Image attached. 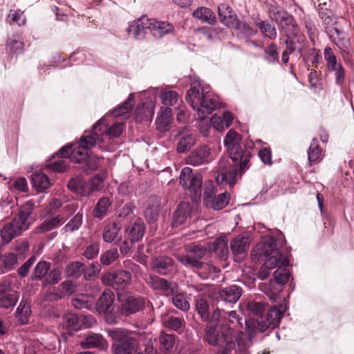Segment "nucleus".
Masks as SVG:
<instances>
[{"label":"nucleus","instance_id":"nucleus-34","mask_svg":"<svg viewBox=\"0 0 354 354\" xmlns=\"http://www.w3.org/2000/svg\"><path fill=\"white\" fill-rule=\"evenodd\" d=\"M193 16L204 23L214 25L216 23V16L214 12L208 8L200 7L193 12Z\"/></svg>","mask_w":354,"mask_h":354},{"label":"nucleus","instance_id":"nucleus-7","mask_svg":"<svg viewBox=\"0 0 354 354\" xmlns=\"http://www.w3.org/2000/svg\"><path fill=\"white\" fill-rule=\"evenodd\" d=\"M179 182L183 189L188 192L192 201L197 202L201 199L203 185L201 174L194 173L189 167H184L180 171Z\"/></svg>","mask_w":354,"mask_h":354},{"label":"nucleus","instance_id":"nucleus-10","mask_svg":"<svg viewBox=\"0 0 354 354\" xmlns=\"http://www.w3.org/2000/svg\"><path fill=\"white\" fill-rule=\"evenodd\" d=\"M186 250L189 254L178 255V260L187 268H202L203 263L200 259L205 255L207 248L203 245H189Z\"/></svg>","mask_w":354,"mask_h":354},{"label":"nucleus","instance_id":"nucleus-25","mask_svg":"<svg viewBox=\"0 0 354 354\" xmlns=\"http://www.w3.org/2000/svg\"><path fill=\"white\" fill-rule=\"evenodd\" d=\"M176 336L161 331L157 338L159 349L162 353H171L176 343Z\"/></svg>","mask_w":354,"mask_h":354},{"label":"nucleus","instance_id":"nucleus-16","mask_svg":"<svg viewBox=\"0 0 354 354\" xmlns=\"http://www.w3.org/2000/svg\"><path fill=\"white\" fill-rule=\"evenodd\" d=\"M243 294L242 288L237 285H230L219 290L218 299L225 304H236Z\"/></svg>","mask_w":354,"mask_h":354},{"label":"nucleus","instance_id":"nucleus-55","mask_svg":"<svg viewBox=\"0 0 354 354\" xmlns=\"http://www.w3.org/2000/svg\"><path fill=\"white\" fill-rule=\"evenodd\" d=\"M97 142H102L103 141L97 139L96 136L92 133L91 136H83L80 138L79 147L84 150H88L91 149Z\"/></svg>","mask_w":354,"mask_h":354},{"label":"nucleus","instance_id":"nucleus-17","mask_svg":"<svg viewBox=\"0 0 354 354\" xmlns=\"http://www.w3.org/2000/svg\"><path fill=\"white\" fill-rule=\"evenodd\" d=\"M149 279L153 289L161 291L167 297L177 292L178 285L176 283L169 282L158 276H151Z\"/></svg>","mask_w":354,"mask_h":354},{"label":"nucleus","instance_id":"nucleus-27","mask_svg":"<svg viewBox=\"0 0 354 354\" xmlns=\"http://www.w3.org/2000/svg\"><path fill=\"white\" fill-rule=\"evenodd\" d=\"M80 344L84 348H100L104 349L107 346V342L102 335L99 334H90L81 340Z\"/></svg>","mask_w":354,"mask_h":354},{"label":"nucleus","instance_id":"nucleus-46","mask_svg":"<svg viewBox=\"0 0 354 354\" xmlns=\"http://www.w3.org/2000/svg\"><path fill=\"white\" fill-rule=\"evenodd\" d=\"M171 109L168 106H162L158 113L156 122L160 128L167 127L171 121Z\"/></svg>","mask_w":354,"mask_h":354},{"label":"nucleus","instance_id":"nucleus-37","mask_svg":"<svg viewBox=\"0 0 354 354\" xmlns=\"http://www.w3.org/2000/svg\"><path fill=\"white\" fill-rule=\"evenodd\" d=\"M195 309L202 322L209 320V306L207 301L203 298H196L195 300Z\"/></svg>","mask_w":354,"mask_h":354},{"label":"nucleus","instance_id":"nucleus-28","mask_svg":"<svg viewBox=\"0 0 354 354\" xmlns=\"http://www.w3.org/2000/svg\"><path fill=\"white\" fill-rule=\"evenodd\" d=\"M218 105V102L207 94L204 100L201 101V105L197 110L198 118L201 120H204L206 116L217 108Z\"/></svg>","mask_w":354,"mask_h":354},{"label":"nucleus","instance_id":"nucleus-45","mask_svg":"<svg viewBox=\"0 0 354 354\" xmlns=\"http://www.w3.org/2000/svg\"><path fill=\"white\" fill-rule=\"evenodd\" d=\"M135 93H131L129 94L128 98L117 108L113 109V114L115 117H119L126 113H129L134 105Z\"/></svg>","mask_w":354,"mask_h":354},{"label":"nucleus","instance_id":"nucleus-39","mask_svg":"<svg viewBox=\"0 0 354 354\" xmlns=\"http://www.w3.org/2000/svg\"><path fill=\"white\" fill-rule=\"evenodd\" d=\"M111 205V202L109 197L101 198L94 207L93 216L99 219L103 218L106 215Z\"/></svg>","mask_w":354,"mask_h":354},{"label":"nucleus","instance_id":"nucleus-36","mask_svg":"<svg viewBox=\"0 0 354 354\" xmlns=\"http://www.w3.org/2000/svg\"><path fill=\"white\" fill-rule=\"evenodd\" d=\"M324 57L326 62V70L329 73H332L333 71H335L339 66L342 65L341 62L337 61V58L330 47L327 46L324 48Z\"/></svg>","mask_w":354,"mask_h":354},{"label":"nucleus","instance_id":"nucleus-14","mask_svg":"<svg viewBox=\"0 0 354 354\" xmlns=\"http://www.w3.org/2000/svg\"><path fill=\"white\" fill-rule=\"evenodd\" d=\"M212 160V151L207 145H202L193 150L186 158V163L194 167L207 164Z\"/></svg>","mask_w":354,"mask_h":354},{"label":"nucleus","instance_id":"nucleus-51","mask_svg":"<svg viewBox=\"0 0 354 354\" xmlns=\"http://www.w3.org/2000/svg\"><path fill=\"white\" fill-rule=\"evenodd\" d=\"M247 309L250 314L257 317L256 319H261L263 317L262 315L266 310V306L262 302L252 301L248 303Z\"/></svg>","mask_w":354,"mask_h":354},{"label":"nucleus","instance_id":"nucleus-49","mask_svg":"<svg viewBox=\"0 0 354 354\" xmlns=\"http://www.w3.org/2000/svg\"><path fill=\"white\" fill-rule=\"evenodd\" d=\"M120 227L115 223L107 225L103 233V239L106 243L114 241L118 235Z\"/></svg>","mask_w":354,"mask_h":354},{"label":"nucleus","instance_id":"nucleus-21","mask_svg":"<svg viewBox=\"0 0 354 354\" xmlns=\"http://www.w3.org/2000/svg\"><path fill=\"white\" fill-rule=\"evenodd\" d=\"M254 24L264 38L270 40H274L277 38V30L274 24L268 20H262L258 17L254 19Z\"/></svg>","mask_w":354,"mask_h":354},{"label":"nucleus","instance_id":"nucleus-15","mask_svg":"<svg viewBox=\"0 0 354 354\" xmlns=\"http://www.w3.org/2000/svg\"><path fill=\"white\" fill-rule=\"evenodd\" d=\"M67 187L71 191L82 196H88L93 192L97 191L91 179L86 181L80 176L72 178L68 181Z\"/></svg>","mask_w":354,"mask_h":354},{"label":"nucleus","instance_id":"nucleus-6","mask_svg":"<svg viewBox=\"0 0 354 354\" xmlns=\"http://www.w3.org/2000/svg\"><path fill=\"white\" fill-rule=\"evenodd\" d=\"M268 12L270 19L275 21L281 32L285 35H298L299 28L293 15L283 8H279L277 5L271 6Z\"/></svg>","mask_w":354,"mask_h":354},{"label":"nucleus","instance_id":"nucleus-2","mask_svg":"<svg viewBox=\"0 0 354 354\" xmlns=\"http://www.w3.org/2000/svg\"><path fill=\"white\" fill-rule=\"evenodd\" d=\"M281 245H254L251 250V258L254 261H264L258 272V277L264 280L270 274L269 270L277 266H287L289 263L288 254L284 253Z\"/></svg>","mask_w":354,"mask_h":354},{"label":"nucleus","instance_id":"nucleus-59","mask_svg":"<svg viewBox=\"0 0 354 354\" xmlns=\"http://www.w3.org/2000/svg\"><path fill=\"white\" fill-rule=\"evenodd\" d=\"M234 28L239 30L241 35L247 38H250L254 36L257 32V30L254 29L249 24L245 21L241 22L239 21V26Z\"/></svg>","mask_w":354,"mask_h":354},{"label":"nucleus","instance_id":"nucleus-64","mask_svg":"<svg viewBox=\"0 0 354 354\" xmlns=\"http://www.w3.org/2000/svg\"><path fill=\"white\" fill-rule=\"evenodd\" d=\"M222 318H227L226 312L217 308L213 310L212 314L209 313V320L206 321L205 322L211 324V325H216L217 326V324Z\"/></svg>","mask_w":354,"mask_h":354},{"label":"nucleus","instance_id":"nucleus-11","mask_svg":"<svg viewBox=\"0 0 354 354\" xmlns=\"http://www.w3.org/2000/svg\"><path fill=\"white\" fill-rule=\"evenodd\" d=\"M102 281L115 290H124L131 281V274L124 270L108 272L102 277Z\"/></svg>","mask_w":354,"mask_h":354},{"label":"nucleus","instance_id":"nucleus-5","mask_svg":"<svg viewBox=\"0 0 354 354\" xmlns=\"http://www.w3.org/2000/svg\"><path fill=\"white\" fill-rule=\"evenodd\" d=\"M283 314V311L274 306L269 309L266 317L250 319L248 322H246V327L250 336L252 337L257 333H263L270 327L274 328L279 326Z\"/></svg>","mask_w":354,"mask_h":354},{"label":"nucleus","instance_id":"nucleus-31","mask_svg":"<svg viewBox=\"0 0 354 354\" xmlns=\"http://www.w3.org/2000/svg\"><path fill=\"white\" fill-rule=\"evenodd\" d=\"M128 236L131 243L140 241L144 236L145 225L143 221L138 218L127 230Z\"/></svg>","mask_w":354,"mask_h":354},{"label":"nucleus","instance_id":"nucleus-9","mask_svg":"<svg viewBox=\"0 0 354 354\" xmlns=\"http://www.w3.org/2000/svg\"><path fill=\"white\" fill-rule=\"evenodd\" d=\"M117 308L118 322L121 317H129L142 311L145 307V299L140 296L126 295L119 297Z\"/></svg>","mask_w":354,"mask_h":354},{"label":"nucleus","instance_id":"nucleus-3","mask_svg":"<svg viewBox=\"0 0 354 354\" xmlns=\"http://www.w3.org/2000/svg\"><path fill=\"white\" fill-rule=\"evenodd\" d=\"M205 340L211 346H217L216 354H230L235 348L236 344L241 346L243 332L236 331L228 324L221 326L220 333L216 325L207 326Z\"/></svg>","mask_w":354,"mask_h":354},{"label":"nucleus","instance_id":"nucleus-19","mask_svg":"<svg viewBox=\"0 0 354 354\" xmlns=\"http://www.w3.org/2000/svg\"><path fill=\"white\" fill-rule=\"evenodd\" d=\"M191 212L190 204L187 202H181L174 212L171 221L172 227L176 228L185 224L187 218L191 215Z\"/></svg>","mask_w":354,"mask_h":354},{"label":"nucleus","instance_id":"nucleus-20","mask_svg":"<svg viewBox=\"0 0 354 354\" xmlns=\"http://www.w3.org/2000/svg\"><path fill=\"white\" fill-rule=\"evenodd\" d=\"M150 20L146 16H142L138 19L134 21L129 26L127 31L129 33L132 32L136 39H142L147 34V30L149 31Z\"/></svg>","mask_w":354,"mask_h":354},{"label":"nucleus","instance_id":"nucleus-33","mask_svg":"<svg viewBox=\"0 0 354 354\" xmlns=\"http://www.w3.org/2000/svg\"><path fill=\"white\" fill-rule=\"evenodd\" d=\"M32 187L37 192H43L50 185V180L45 174L35 172L31 175Z\"/></svg>","mask_w":354,"mask_h":354},{"label":"nucleus","instance_id":"nucleus-50","mask_svg":"<svg viewBox=\"0 0 354 354\" xmlns=\"http://www.w3.org/2000/svg\"><path fill=\"white\" fill-rule=\"evenodd\" d=\"M0 261L3 268L6 270L15 269L18 264L17 255L12 252L2 254Z\"/></svg>","mask_w":354,"mask_h":354},{"label":"nucleus","instance_id":"nucleus-4","mask_svg":"<svg viewBox=\"0 0 354 354\" xmlns=\"http://www.w3.org/2000/svg\"><path fill=\"white\" fill-rule=\"evenodd\" d=\"M107 333L114 339L111 349L113 354H143L137 339L128 330H109Z\"/></svg>","mask_w":354,"mask_h":354},{"label":"nucleus","instance_id":"nucleus-53","mask_svg":"<svg viewBox=\"0 0 354 354\" xmlns=\"http://www.w3.org/2000/svg\"><path fill=\"white\" fill-rule=\"evenodd\" d=\"M82 222L83 214L78 212L69 220L67 224L64 226V230L65 232H74L78 230L82 226Z\"/></svg>","mask_w":354,"mask_h":354},{"label":"nucleus","instance_id":"nucleus-57","mask_svg":"<svg viewBox=\"0 0 354 354\" xmlns=\"http://www.w3.org/2000/svg\"><path fill=\"white\" fill-rule=\"evenodd\" d=\"M87 152L80 147L73 149L70 153V160L73 162L81 163L87 160Z\"/></svg>","mask_w":354,"mask_h":354},{"label":"nucleus","instance_id":"nucleus-42","mask_svg":"<svg viewBox=\"0 0 354 354\" xmlns=\"http://www.w3.org/2000/svg\"><path fill=\"white\" fill-rule=\"evenodd\" d=\"M263 59L269 64H277L279 63V56L277 46L272 42L263 49Z\"/></svg>","mask_w":354,"mask_h":354},{"label":"nucleus","instance_id":"nucleus-47","mask_svg":"<svg viewBox=\"0 0 354 354\" xmlns=\"http://www.w3.org/2000/svg\"><path fill=\"white\" fill-rule=\"evenodd\" d=\"M162 323L165 328L175 331H178L183 328L185 325V322L183 317H174L173 315L164 318L162 319Z\"/></svg>","mask_w":354,"mask_h":354},{"label":"nucleus","instance_id":"nucleus-29","mask_svg":"<svg viewBox=\"0 0 354 354\" xmlns=\"http://www.w3.org/2000/svg\"><path fill=\"white\" fill-rule=\"evenodd\" d=\"M180 139L176 146L178 153H185L189 151L196 143L195 136L188 131L179 133Z\"/></svg>","mask_w":354,"mask_h":354},{"label":"nucleus","instance_id":"nucleus-8","mask_svg":"<svg viewBox=\"0 0 354 354\" xmlns=\"http://www.w3.org/2000/svg\"><path fill=\"white\" fill-rule=\"evenodd\" d=\"M115 295L110 290H105L97 299L95 308L99 314L104 315L106 324L113 325L118 324L117 309L114 306Z\"/></svg>","mask_w":354,"mask_h":354},{"label":"nucleus","instance_id":"nucleus-24","mask_svg":"<svg viewBox=\"0 0 354 354\" xmlns=\"http://www.w3.org/2000/svg\"><path fill=\"white\" fill-rule=\"evenodd\" d=\"M66 222V218L63 215L58 214L44 220L36 229L35 233H44L59 227Z\"/></svg>","mask_w":354,"mask_h":354},{"label":"nucleus","instance_id":"nucleus-22","mask_svg":"<svg viewBox=\"0 0 354 354\" xmlns=\"http://www.w3.org/2000/svg\"><path fill=\"white\" fill-rule=\"evenodd\" d=\"M32 311L28 299L22 298L15 313V317L19 325H25L29 322Z\"/></svg>","mask_w":354,"mask_h":354},{"label":"nucleus","instance_id":"nucleus-52","mask_svg":"<svg viewBox=\"0 0 354 354\" xmlns=\"http://www.w3.org/2000/svg\"><path fill=\"white\" fill-rule=\"evenodd\" d=\"M172 296V304L176 308L184 312L189 309V303L184 294L175 292Z\"/></svg>","mask_w":354,"mask_h":354},{"label":"nucleus","instance_id":"nucleus-35","mask_svg":"<svg viewBox=\"0 0 354 354\" xmlns=\"http://www.w3.org/2000/svg\"><path fill=\"white\" fill-rule=\"evenodd\" d=\"M31 214V210L30 207H24L21 209L17 217L15 218L12 221V223L21 231L26 230L29 227V223H28V218Z\"/></svg>","mask_w":354,"mask_h":354},{"label":"nucleus","instance_id":"nucleus-1","mask_svg":"<svg viewBox=\"0 0 354 354\" xmlns=\"http://www.w3.org/2000/svg\"><path fill=\"white\" fill-rule=\"evenodd\" d=\"M241 136L234 130L230 129L226 134L224 144L233 165L227 166L224 162L221 161L218 164V174L217 181L225 182L232 186L236 181L238 174L241 176L249 169V162L252 157L250 150L240 145Z\"/></svg>","mask_w":354,"mask_h":354},{"label":"nucleus","instance_id":"nucleus-38","mask_svg":"<svg viewBox=\"0 0 354 354\" xmlns=\"http://www.w3.org/2000/svg\"><path fill=\"white\" fill-rule=\"evenodd\" d=\"M173 259L168 257H160L153 261V268L160 274H165L173 267Z\"/></svg>","mask_w":354,"mask_h":354},{"label":"nucleus","instance_id":"nucleus-26","mask_svg":"<svg viewBox=\"0 0 354 354\" xmlns=\"http://www.w3.org/2000/svg\"><path fill=\"white\" fill-rule=\"evenodd\" d=\"M230 200V194L225 192L216 195L212 199H207L206 203L204 205L207 208L212 209L214 210H220L225 207L229 204Z\"/></svg>","mask_w":354,"mask_h":354},{"label":"nucleus","instance_id":"nucleus-18","mask_svg":"<svg viewBox=\"0 0 354 354\" xmlns=\"http://www.w3.org/2000/svg\"><path fill=\"white\" fill-rule=\"evenodd\" d=\"M218 12L223 24L230 28L239 26V20L230 6L224 3L221 4L218 6Z\"/></svg>","mask_w":354,"mask_h":354},{"label":"nucleus","instance_id":"nucleus-48","mask_svg":"<svg viewBox=\"0 0 354 354\" xmlns=\"http://www.w3.org/2000/svg\"><path fill=\"white\" fill-rule=\"evenodd\" d=\"M50 268V263L46 261H39L32 271L31 279L33 281L41 280L47 274Z\"/></svg>","mask_w":354,"mask_h":354},{"label":"nucleus","instance_id":"nucleus-23","mask_svg":"<svg viewBox=\"0 0 354 354\" xmlns=\"http://www.w3.org/2000/svg\"><path fill=\"white\" fill-rule=\"evenodd\" d=\"M149 32L155 38H161L164 35L172 32L174 27L166 21H158L154 19H149Z\"/></svg>","mask_w":354,"mask_h":354},{"label":"nucleus","instance_id":"nucleus-40","mask_svg":"<svg viewBox=\"0 0 354 354\" xmlns=\"http://www.w3.org/2000/svg\"><path fill=\"white\" fill-rule=\"evenodd\" d=\"M322 156V149L319 145L318 139L314 138L310 143V145L308 149V160L310 165L313 163L318 162Z\"/></svg>","mask_w":354,"mask_h":354},{"label":"nucleus","instance_id":"nucleus-61","mask_svg":"<svg viewBox=\"0 0 354 354\" xmlns=\"http://www.w3.org/2000/svg\"><path fill=\"white\" fill-rule=\"evenodd\" d=\"M78 321V317L75 314L68 313L63 316L62 324L66 328H74L77 326Z\"/></svg>","mask_w":354,"mask_h":354},{"label":"nucleus","instance_id":"nucleus-62","mask_svg":"<svg viewBox=\"0 0 354 354\" xmlns=\"http://www.w3.org/2000/svg\"><path fill=\"white\" fill-rule=\"evenodd\" d=\"M321 55L319 54V50L313 48L310 49L307 58L306 57H303L304 60L306 62L310 61L312 64V66L315 68L318 66V64L320 62Z\"/></svg>","mask_w":354,"mask_h":354},{"label":"nucleus","instance_id":"nucleus-56","mask_svg":"<svg viewBox=\"0 0 354 354\" xmlns=\"http://www.w3.org/2000/svg\"><path fill=\"white\" fill-rule=\"evenodd\" d=\"M160 99L164 105L173 106L178 100V94L174 91L163 92L160 95Z\"/></svg>","mask_w":354,"mask_h":354},{"label":"nucleus","instance_id":"nucleus-12","mask_svg":"<svg viewBox=\"0 0 354 354\" xmlns=\"http://www.w3.org/2000/svg\"><path fill=\"white\" fill-rule=\"evenodd\" d=\"M286 266H277V269L273 273L274 281L280 286L285 284L289 279L290 273L289 270L286 268ZM273 284V280L270 279L268 284L262 283L260 285V289L264 291L272 300H276L278 297V294L273 292L272 286Z\"/></svg>","mask_w":354,"mask_h":354},{"label":"nucleus","instance_id":"nucleus-54","mask_svg":"<svg viewBox=\"0 0 354 354\" xmlns=\"http://www.w3.org/2000/svg\"><path fill=\"white\" fill-rule=\"evenodd\" d=\"M286 39L285 40L286 49L289 53H294L297 50L300 54L302 52L301 48L297 47V44L299 43V37L297 36H293V35H285Z\"/></svg>","mask_w":354,"mask_h":354},{"label":"nucleus","instance_id":"nucleus-58","mask_svg":"<svg viewBox=\"0 0 354 354\" xmlns=\"http://www.w3.org/2000/svg\"><path fill=\"white\" fill-rule=\"evenodd\" d=\"M24 43L16 39H8L6 43V49L10 53L18 54L24 50Z\"/></svg>","mask_w":354,"mask_h":354},{"label":"nucleus","instance_id":"nucleus-30","mask_svg":"<svg viewBox=\"0 0 354 354\" xmlns=\"http://www.w3.org/2000/svg\"><path fill=\"white\" fill-rule=\"evenodd\" d=\"M206 95L204 94L203 89L202 93H200L198 87L192 86L187 92L186 100L194 109L198 110L200 105H201V101L204 100Z\"/></svg>","mask_w":354,"mask_h":354},{"label":"nucleus","instance_id":"nucleus-60","mask_svg":"<svg viewBox=\"0 0 354 354\" xmlns=\"http://www.w3.org/2000/svg\"><path fill=\"white\" fill-rule=\"evenodd\" d=\"M118 257V250L115 248L110 249L102 254L100 258L102 264L108 266Z\"/></svg>","mask_w":354,"mask_h":354},{"label":"nucleus","instance_id":"nucleus-41","mask_svg":"<svg viewBox=\"0 0 354 354\" xmlns=\"http://www.w3.org/2000/svg\"><path fill=\"white\" fill-rule=\"evenodd\" d=\"M21 231L12 223L6 224L1 230V236L5 243H8L15 236L21 234Z\"/></svg>","mask_w":354,"mask_h":354},{"label":"nucleus","instance_id":"nucleus-63","mask_svg":"<svg viewBox=\"0 0 354 354\" xmlns=\"http://www.w3.org/2000/svg\"><path fill=\"white\" fill-rule=\"evenodd\" d=\"M47 166L53 171L64 172L68 168V163L66 160L60 159L48 163Z\"/></svg>","mask_w":354,"mask_h":354},{"label":"nucleus","instance_id":"nucleus-43","mask_svg":"<svg viewBox=\"0 0 354 354\" xmlns=\"http://www.w3.org/2000/svg\"><path fill=\"white\" fill-rule=\"evenodd\" d=\"M86 266L84 263L75 261L68 264L65 269L67 277L78 279L85 272Z\"/></svg>","mask_w":354,"mask_h":354},{"label":"nucleus","instance_id":"nucleus-32","mask_svg":"<svg viewBox=\"0 0 354 354\" xmlns=\"http://www.w3.org/2000/svg\"><path fill=\"white\" fill-rule=\"evenodd\" d=\"M160 209V205L157 201L151 200L148 202L144 214L149 223L152 224L157 221L159 216Z\"/></svg>","mask_w":354,"mask_h":354},{"label":"nucleus","instance_id":"nucleus-44","mask_svg":"<svg viewBox=\"0 0 354 354\" xmlns=\"http://www.w3.org/2000/svg\"><path fill=\"white\" fill-rule=\"evenodd\" d=\"M19 297V293L15 290L0 296V308L5 309L13 308L17 304Z\"/></svg>","mask_w":354,"mask_h":354},{"label":"nucleus","instance_id":"nucleus-13","mask_svg":"<svg viewBox=\"0 0 354 354\" xmlns=\"http://www.w3.org/2000/svg\"><path fill=\"white\" fill-rule=\"evenodd\" d=\"M123 131V124L122 123H115L107 127L104 122V119L101 118L93 126V133L97 139L104 142V138H113L119 137Z\"/></svg>","mask_w":354,"mask_h":354}]
</instances>
